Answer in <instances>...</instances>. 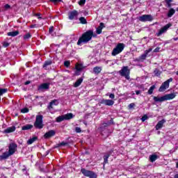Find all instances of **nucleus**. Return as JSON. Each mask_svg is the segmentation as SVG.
<instances>
[{
	"mask_svg": "<svg viewBox=\"0 0 178 178\" xmlns=\"http://www.w3.org/2000/svg\"><path fill=\"white\" fill-rule=\"evenodd\" d=\"M63 120H65V115H60L58 117H57L56 118V122H57V123H60V122H63Z\"/></svg>",
	"mask_w": 178,
	"mask_h": 178,
	"instance_id": "nucleus-24",
	"label": "nucleus"
},
{
	"mask_svg": "<svg viewBox=\"0 0 178 178\" xmlns=\"http://www.w3.org/2000/svg\"><path fill=\"white\" fill-rule=\"evenodd\" d=\"M73 118H74V115L72 113L64 115L65 120H70V119H73Z\"/></svg>",
	"mask_w": 178,
	"mask_h": 178,
	"instance_id": "nucleus-18",
	"label": "nucleus"
},
{
	"mask_svg": "<svg viewBox=\"0 0 178 178\" xmlns=\"http://www.w3.org/2000/svg\"><path fill=\"white\" fill-rule=\"evenodd\" d=\"M66 144H67V143H65V142H63L60 143V145H66Z\"/></svg>",
	"mask_w": 178,
	"mask_h": 178,
	"instance_id": "nucleus-57",
	"label": "nucleus"
},
{
	"mask_svg": "<svg viewBox=\"0 0 178 178\" xmlns=\"http://www.w3.org/2000/svg\"><path fill=\"white\" fill-rule=\"evenodd\" d=\"M83 83V78H79L74 84V87H79Z\"/></svg>",
	"mask_w": 178,
	"mask_h": 178,
	"instance_id": "nucleus-20",
	"label": "nucleus"
},
{
	"mask_svg": "<svg viewBox=\"0 0 178 178\" xmlns=\"http://www.w3.org/2000/svg\"><path fill=\"white\" fill-rule=\"evenodd\" d=\"M16 151H17V145H16V143H10L9 146H8V153H10V154L13 155V154H15V152H16Z\"/></svg>",
	"mask_w": 178,
	"mask_h": 178,
	"instance_id": "nucleus-10",
	"label": "nucleus"
},
{
	"mask_svg": "<svg viewBox=\"0 0 178 178\" xmlns=\"http://www.w3.org/2000/svg\"><path fill=\"white\" fill-rule=\"evenodd\" d=\"M47 109H48L49 112L52 113V110L54 109V105L51 104V102L49 103V106H47Z\"/></svg>",
	"mask_w": 178,
	"mask_h": 178,
	"instance_id": "nucleus-33",
	"label": "nucleus"
},
{
	"mask_svg": "<svg viewBox=\"0 0 178 178\" xmlns=\"http://www.w3.org/2000/svg\"><path fill=\"white\" fill-rule=\"evenodd\" d=\"M176 168H178V162L176 163Z\"/></svg>",
	"mask_w": 178,
	"mask_h": 178,
	"instance_id": "nucleus-61",
	"label": "nucleus"
},
{
	"mask_svg": "<svg viewBox=\"0 0 178 178\" xmlns=\"http://www.w3.org/2000/svg\"><path fill=\"white\" fill-rule=\"evenodd\" d=\"M92 37H97V35L94 34V31H92Z\"/></svg>",
	"mask_w": 178,
	"mask_h": 178,
	"instance_id": "nucleus-58",
	"label": "nucleus"
},
{
	"mask_svg": "<svg viewBox=\"0 0 178 178\" xmlns=\"http://www.w3.org/2000/svg\"><path fill=\"white\" fill-rule=\"evenodd\" d=\"M50 2L56 4L58 3V2H62V0H50Z\"/></svg>",
	"mask_w": 178,
	"mask_h": 178,
	"instance_id": "nucleus-44",
	"label": "nucleus"
},
{
	"mask_svg": "<svg viewBox=\"0 0 178 178\" xmlns=\"http://www.w3.org/2000/svg\"><path fill=\"white\" fill-rule=\"evenodd\" d=\"M55 134H56V132L55 131L50 130L44 135V138H51V137H54Z\"/></svg>",
	"mask_w": 178,
	"mask_h": 178,
	"instance_id": "nucleus-16",
	"label": "nucleus"
},
{
	"mask_svg": "<svg viewBox=\"0 0 178 178\" xmlns=\"http://www.w3.org/2000/svg\"><path fill=\"white\" fill-rule=\"evenodd\" d=\"M81 173L83 174V176H86V177L89 178H97V175L90 170H87L86 168H82L81 170Z\"/></svg>",
	"mask_w": 178,
	"mask_h": 178,
	"instance_id": "nucleus-6",
	"label": "nucleus"
},
{
	"mask_svg": "<svg viewBox=\"0 0 178 178\" xmlns=\"http://www.w3.org/2000/svg\"><path fill=\"white\" fill-rule=\"evenodd\" d=\"M29 38H31V34L26 33L24 35V40H29Z\"/></svg>",
	"mask_w": 178,
	"mask_h": 178,
	"instance_id": "nucleus-38",
	"label": "nucleus"
},
{
	"mask_svg": "<svg viewBox=\"0 0 178 178\" xmlns=\"http://www.w3.org/2000/svg\"><path fill=\"white\" fill-rule=\"evenodd\" d=\"M83 68V64H79V63H77V64L76 65V66H75L76 70H78V71H81V70H82Z\"/></svg>",
	"mask_w": 178,
	"mask_h": 178,
	"instance_id": "nucleus-28",
	"label": "nucleus"
},
{
	"mask_svg": "<svg viewBox=\"0 0 178 178\" xmlns=\"http://www.w3.org/2000/svg\"><path fill=\"white\" fill-rule=\"evenodd\" d=\"M154 90H155V85H153L149 88L147 94H149V95H152V92H154Z\"/></svg>",
	"mask_w": 178,
	"mask_h": 178,
	"instance_id": "nucleus-29",
	"label": "nucleus"
},
{
	"mask_svg": "<svg viewBox=\"0 0 178 178\" xmlns=\"http://www.w3.org/2000/svg\"><path fill=\"white\" fill-rule=\"evenodd\" d=\"M34 126L36 129H42V127H44V125L42 124V115L36 116Z\"/></svg>",
	"mask_w": 178,
	"mask_h": 178,
	"instance_id": "nucleus-7",
	"label": "nucleus"
},
{
	"mask_svg": "<svg viewBox=\"0 0 178 178\" xmlns=\"http://www.w3.org/2000/svg\"><path fill=\"white\" fill-rule=\"evenodd\" d=\"M3 47H4L5 48L9 47V43L5 42L3 44Z\"/></svg>",
	"mask_w": 178,
	"mask_h": 178,
	"instance_id": "nucleus-50",
	"label": "nucleus"
},
{
	"mask_svg": "<svg viewBox=\"0 0 178 178\" xmlns=\"http://www.w3.org/2000/svg\"><path fill=\"white\" fill-rule=\"evenodd\" d=\"M138 20L140 22H152V20H154V18L151 15H143L139 17Z\"/></svg>",
	"mask_w": 178,
	"mask_h": 178,
	"instance_id": "nucleus-9",
	"label": "nucleus"
},
{
	"mask_svg": "<svg viewBox=\"0 0 178 178\" xmlns=\"http://www.w3.org/2000/svg\"><path fill=\"white\" fill-rule=\"evenodd\" d=\"M33 129V125L28 124L22 127V130H30Z\"/></svg>",
	"mask_w": 178,
	"mask_h": 178,
	"instance_id": "nucleus-25",
	"label": "nucleus"
},
{
	"mask_svg": "<svg viewBox=\"0 0 178 178\" xmlns=\"http://www.w3.org/2000/svg\"><path fill=\"white\" fill-rule=\"evenodd\" d=\"M158 159V155L156 154H152L149 156V161L150 162H155Z\"/></svg>",
	"mask_w": 178,
	"mask_h": 178,
	"instance_id": "nucleus-23",
	"label": "nucleus"
},
{
	"mask_svg": "<svg viewBox=\"0 0 178 178\" xmlns=\"http://www.w3.org/2000/svg\"><path fill=\"white\" fill-rule=\"evenodd\" d=\"M35 27H37V25H35V24L31 25V29H35Z\"/></svg>",
	"mask_w": 178,
	"mask_h": 178,
	"instance_id": "nucleus-55",
	"label": "nucleus"
},
{
	"mask_svg": "<svg viewBox=\"0 0 178 178\" xmlns=\"http://www.w3.org/2000/svg\"><path fill=\"white\" fill-rule=\"evenodd\" d=\"M134 106H135L134 103H131V104H130L129 105V108L130 109H131L132 108H134Z\"/></svg>",
	"mask_w": 178,
	"mask_h": 178,
	"instance_id": "nucleus-51",
	"label": "nucleus"
},
{
	"mask_svg": "<svg viewBox=\"0 0 178 178\" xmlns=\"http://www.w3.org/2000/svg\"><path fill=\"white\" fill-rule=\"evenodd\" d=\"M176 13V10H175V9L173 8H170V10L168 11V16L169 17H172L174 15V13Z\"/></svg>",
	"mask_w": 178,
	"mask_h": 178,
	"instance_id": "nucleus-26",
	"label": "nucleus"
},
{
	"mask_svg": "<svg viewBox=\"0 0 178 178\" xmlns=\"http://www.w3.org/2000/svg\"><path fill=\"white\" fill-rule=\"evenodd\" d=\"M174 98H176V93L167 94L162 97L154 96L153 99L154 102H165V101H170V99H174Z\"/></svg>",
	"mask_w": 178,
	"mask_h": 178,
	"instance_id": "nucleus-2",
	"label": "nucleus"
},
{
	"mask_svg": "<svg viewBox=\"0 0 178 178\" xmlns=\"http://www.w3.org/2000/svg\"><path fill=\"white\" fill-rule=\"evenodd\" d=\"M76 133H81V129L80 127L75 128Z\"/></svg>",
	"mask_w": 178,
	"mask_h": 178,
	"instance_id": "nucleus-47",
	"label": "nucleus"
},
{
	"mask_svg": "<svg viewBox=\"0 0 178 178\" xmlns=\"http://www.w3.org/2000/svg\"><path fill=\"white\" fill-rule=\"evenodd\" d=\"M49 83H42L38 87L39 91H45V90H49Z\"/></svg>",
	"mask_w": 178,
	"mask_h": 178,
	"instance_id": "nucleus-13",
	"label": "nucleus"
},
{
	"mask_svg": "<svg viewBox=\"0 0 178 178\" xmlns=\"http://www.w3.org/2000/svg\"><path fill=\"white\" fill-rule=\"evenodd\" d=\"M172 81H173V78H170L163 82L159 89V92H163V91L168 90V88H169V84L170 83H172Z\"/></svg>",
	"mask_w": 178,
	"mask_h": 178,
	"instance_id": "nucleus-5",
	"label": "nucleus"
},
{
	"mask_svg": "<svg viewBox=\"0 0 178 178\" xmlns=\"http://www.w3.org/2000/svg\"><path fill=\"white\" fill-rule=\"evenodd\" d=\"M152 51V48H149L144 51V54L139 57L140 60H145L148 56H149V52Z\"/></svg>",
	"mask_w": 178,
	"mask_h": 178,
	"instance_id": "nucleus-11",
	"label": "nucleus"
},
{
	"mask_svg": "<svg viewBox=\"0 0 178 178\" xmlns=\"http://www.w3.org/2000/svg\"><path fill=\"white\" fill-rule=\"evenodd\" d=\"M86 3V0H80L79 1V5H80V6L84 5Z\"/></svg>",
	"mask_w": 178,
	"mask_h": 178,
	"instance_id": "nucleus-45",
	"label": "nucleus"
},
{
	"mask_svg": "<svg viewBox=\"0 0 178 178\" xmlns=\"http://www.w3.org/2000/svg\"><path fill=\"white\" fill-rule=\"evenodd\" d=\"M120 76L125 77L127 80H130V70H129V67L125 66L122 68L119 72Z\"/></svg>",
	"mask_w": 178,
	"mask_h": 178,
	"instance_id": "nucleus-4",
	"label": "nucleus"
},
{
	"mask_svg": "<svg viewBox=\"0 0 178 178\" xmlns=\"http://www.w3.org/2000/svg\"><path fill=\"white\" fill-rule=\"evenodd\" d=\"M10 5L9 4H6L4 5L3 9L1 10L2 12H6V10H9L10 9Z\"/></svg>",
	"mask_w": 178,
	"mask_h": 178,
	"instance_id": "nucleus-30",
	"label": "nucleus"
},
{
	"mask_svg": "<svg viewBox=\"0 0 178 178\" xmlns=\"http://www.w3.org/2000/svg\"><path fill=\"white\" fill-rule=\"evenodd\" d=\"M30 81H27L25 82V86H29V84H30Z\"/></svg>",
	"mask_w": 178,
	"mask_h": 178,
	"instance_id": "nucleus-56",
	"label": "nucleus"
},
{
	"mask_svg": "<svg viewBox=\"0 0 178 178\" xmlns=\"http://www.w3.org/2000/svg\"><path fill=\"white\" fill-rule=\"evenodd\" d=\"M6 92H8V89H6V88H1V89H0V97L1 95H3V94H5ZM0 101H1V97H0Z\"/></svg>",
	"mask_w": 178,
	"mask_h": 178,
	"instance_id": "nucleus-32",
	"label": "nucleus"
},
{
	"mask_svg": "<svg viewBox=\"0 0 178 178\" xmlns=\"http://www.w3.org/2000/svg\"><path fill=\"white\" fill-rule=\"evenodd\" d=\"M148 120V115H143L141 118L142 122H144L145 120Z\"/></svg>",
	"mask_w": 178,
	"mask_h": 178,
	"instance_id": "nucleus-43",
	"label": "nucleus"
},
{
	"mask_svg": "<svg viewBox=\"0 0 178 178\" xmlns=\"http://www.w3.org/2000/svg\"><path fill=\"white\" fill-rule=\"evenodd\" d=\"M79 16V12L77 10H73L69 14L70 20H73V19H77V17Z\"/></svg>",
	"mask_w": 178,
	"mask_h": 178,
	"instance_id": "nucleus-12",
	"label": "nucleus"
},
{
	"mask_svg": "<svg viewBox=\"0 0 178 178\" xmlns=\"http://www.w3.org/2000/svg\"><path fill=\"white\" fill-rule=\"evenodd\" d=\"M165 123H166V120H165L159 121L155 127L156 130H159L160 129H162Z\"/></svg>",
	"mask_w": 178,
	"mask_h": 178,
	"instance_id": "nucleus-17",
	"label": "nucleus"
},
{
	"mask_svg": "<svg viewBox=\"0 0 178 178\" xmlns=\"http://www.w3.org/2000/svg\"><path fill=\"white\" fill-rule=\"evenodd\" d=\"M96 33L97 34H101L102 33V29H101L99 27H97L96 29Z\"/></svg>",
	"mask_w": 178,
	"mask_h": 178,
	"instance_id": "nucleus-41",
	"label": "nucleus"
},
{
	"mask_svg": "<svg viewBox=\"0 0 178 178\" xmlns=\"http://www.w3.org/2000/svg\"><path fill=\"white\" fill-rule=\"evenodd\" d=\"M172 27V24H168L166 25H165L163 27H162L159 31L158 33H156V35H157V37H161V35H162V34H163L164 33H166L168 31V29Z\"/></svg>",
	"mask_w": 178,
	"mask_h": 178,
	"instance_id": "nucleus-8",
	"label": "nucleus"
},
{
	"mask_svg": "<svg viewBox=\"0 0 178 178\" xmlns=\"http://www.w3.org/2000/svg\"><path fill=\"white\" fill-rule=\"evenodd\" d=\"M52 65V61L51 60H47L44 62V64L43 65L44 69L47 70V66H49Z\"/></svg>",
	"mask_w": 178,
	"mask_h": 178,
	"instance_id": "nucleus-27",
	"label": "nucleus"
},
{
	"mask_svg": "<svg viewBox=\"0 0 178 178\" xmlns=\"http://www.w3.org/2000/svg\"><path fill=\"white\" fill-rule=\"evenodd\" d=\"M101 72H102V67H95L93 68V73H95V74H99Z\"/></svg>",
	"mask_w": 178,
	"mask_h": 178,
	"instance_id": "nucleus-19",
	"label": "nucleus"
},
{
	"mask_svg": "<svg viewBox=\"0 0 178 178\" xmlns=\"http://www.w3.org/2000/svg\"><path fill=\"white\" fill-rule=\"evenodd\" d=\"M36 140H37V137H33L27 141V144H29V145L33 144V143H34V141H35Z\"/></svg>",
	"mask_w": 178,
	"mask_h": 178,
	"instance_id": "nucleus-34",
	"label": "nucleus"
},
{
	"mask_svg": "<svg viewBox=\"0 0 178 178\" xmlns=\"http://www.w3.org/2000/svg\"><path fill=\"white\" fill-rule=\"evenodd\" d=\"M101 104H103L104 105H106L107 106H112V105L115 104V102L111 99H103L102 100Z\"/></svg>",
	"mask_w": 178,
	"mask_h": 178,
	"instance_id": "nucleus-14",
	"label": "nucleus"
},
{
	"mask_svg": "<svg viewBox=\"0 0 178 178\" xmlns=\"http://www.w3.org/2000/svg\"><path fill=\"white\" fill-rule=\"evenodd\" d=\"M92 38V31L89 30L84 33L82 36L79 39L77 42V45H81L83 42L87 43L88 41H91Z\"/></svg>",
	"mask_w": 178,
	"mask_h": 178,
	"instance_id": "nucleus-1",
	"label": "nucleus"
},
{
	"mask_svg": "<svg viewBox=\"0 0 178 178\" xmlns=\"http://www.w3.org/2000/svg\"><path fill=\"white\" fill-rule=\"evenodd\" d=\"M7 35L9 37H16V35H19V31L8 32Z\"/></svg>",
	"mask_w": 178,
	"mask_h": 178,
	"instance_id": "nucleus-21",
	"label": "nucleus"
},
{
	"mask_svg": "<svg viewBox=\"0 0 178 178\" xmlns=\"http://www.w3.org/2000/svg\"><path fill=\"white\" fill-rule=\"evenodd\" d=\"M136 95H140V94H141V91L140 90H136Z\"/></svg>",
	"mask_w": 178,
	"mask_h": 178,
	"instance_id": "nucleus-53",
	"label": "nucleus"
},
{
	"mask_svg": "<svg viewBox=\"0 0 178 178\" xmlns=\"http://www.w3.org/2000/svg\"><path fill=\"white\" fill-rule=\"evenodd\" d=\"M161 49V48L159 47H156L154 51L153 52H159V50Z\"/></svg>",
	"mask_w": 178,
	"mask_h": 178,
	"instance_id": "nucleus-52",
	"label": "nucleus"
},
{
	"mask_svg": "<svg viewBox=\"0 0 178 178\" xmlns=\"http://www.w3.org/2000/svg\"><path fill=\"white\" fill-rule=\"evenodd\" d=\"M38 16H40V14H38Z\"/></svg>",
	"mask_w": 178,
	"mask_h": 178,
	"instance_id": "nucleus-63",
	"label": "nucleus"
},
{
	"mask_svg": "<svg viewBox=\"0 0 178 178\" xmlns=\"http://www.w3.org/2000/svg\"><path fill=\"white\" fill-rule=\"evenodd\" d=\"M80 72H81V71L76 70V72H75V74H76V76H79V75H80Z\"/></svg>",
	"mask_w": 178,
	"mask_h": 178,
	"instance_id": "nucleus-54",
	"label": "nucleus"
},
{
	"mask_svg": "<svg viewBox=\"0 0 178 178\" xmlns=\"http://www.w3.org/2000/svg\"><path fill=\"white\" fill-rule=\"evenodd\" d=\"M22 113H27L29 112V108H23L21 110Z\"/></svg>",
	"mask_w": 178,
	"mask_h": 178,
	"instance_id": "nucleus-46",
	"label": "nucleus"
},
{
	"mask_svg": "<svg viewBox=\"0 0 178 178\" xmlns=\"http://www.w3.org/2000/svg\"><path fill=\"white\" fill-rule=\"evenodd\" d=\"M50 103H51V105H53V106H56V105H58V100L54 99L52 100L51 102H50Z\"/></svg>",
	"mask_w": 178,
	"mask_h": 178,
	"instance_id": "nucleus-39",
	"label": "nucleus"
},
{
	"mask_svg": "<svg viewBox=\"0 0 178 178\" xmlns=\"http://www.w3.org/2000/svg\"><path fill=\"white\" fill-rule=\"evenodd\" d=\"M175 73H176L177 76H178V71H177Z\"/></svg>",
	"mask_w": 178,
	"mask_h": 178,
	"instance_id": "nucleus-62",
	"label": "nucleus"
},
{
	"mask_svg": "<svg viewBox=\"0 0 178 178\" xmlns=\"http://www.w3.org/2000/svg\"><path fill=\"white\" fill-rule=\"evenodd\" d=\"M124 43H118L111 52L112 56H116V55L121 54V52L123 51V49H124Z\"/></svg>",
	"mask_w": 178,
	"mask_h": 178,
	"instance_id": "nucleus-3",
	"label": "nucleus"
},
{
	"mask_svg": "<svg viewBox=\"0 0 178 178\" xmlns=\"http://www.w3.org/2000/svg\"><path fill=\"white\" fill-rule=\"evenodd\" d=\"M9 156H12V154H10V153L8 152H5L0 155V161H5V159H8Z\"/></svg>",
	"mask_w": 178,
	"mask_h": 178,
	"instance_id": "nucleus-15",
	"label": "nucleus"
},
{
	"mask_svg": "<svg viewBox=\"0 0 178 178\" xmlns=\"http://www.w3.org/2000/svg\"><path fill=\"white\" fill-rule=\"evenodd\" d=\"M109 98H111V99H115V95L113 93H111L109 95Z\"/></svg>",
	"mask_w": 178,
	"mask_h": 178,
	"instance_id": "nucleus-49",
	"label": "nucleus"
},
{
	"mask_svg": "<svg viewBox=\"0 0 178 178\" xmlns=\"http://www.w3.org/2000/svg\"><path fill=\"white\" fill-rule=\"evenodd\" d=\"M15 130H16V127H8L4 130V133H13Z\"/></svg>",
	"mask_w": 178,
	"mask_h": 178,
	"instance_id": "nucleus-22",
	"label": "nucleus"
},
{
	"mask_svg": "<svg viewBox=\"0 0 178 178\" xmlns=\"http://www.w3.org/2000/svg\"><path fill=\"white\" fill-rule=\"evenodd\" d=\"M174 40H175V41H177L178 38H174Z\"/></svg>",
	"mask_w": 178,
	"mask_h": 178,
	"instance_id": "nucleus-60",
	"label": "nucleus"
},
{
	"mask_svg": "<svg viewBox=\"0 0 178 178\" xmlns=\"http://www.w3.org/2000/svg\"><path fill=\"white\" fill-rule=\"evenodd\" d=\"M79 22L81 24H87V19L84 17H81L79 18Z\"/></svg>",
	"mask_w": 178,
	"mask_h": 178,
	"instance_id": "nucleus-31",
	"label": "nucleus"
},
{
	"mask_svg": "<svg viewBox=\"0 0 178 178\" xmlns=\"http://www.w3.org/2000/svg\"><path fill=\"white\" fill-rule=\"evenodd\" d=\"M172 2H173V0H165V3L168 5V8H170L172 6Z\"/></svg>",
	"mask_w": 178,
	"mask_h": 178,
	"instance_id": "nucleus-35",
	"label": "nucleus"
},
{
	"mask_svg": "<svg viewBox=\"0 0 178 178\" xmlns=\"http://www.w3.org/2000/svg\"><path fill=\"white\" fill-rule=\"evenodd\" d=\"M49 34H51V35H54V26H51L49 28Z\"/></svg>",
	"mask_w": 178,
	"mask_h": 178,
	"instance_id": "nucleus-40",
	"label": "nucleus"
},
{
	"mask_svg": "<svg viewBox=\"0 0 178 178\" xmlns=\"http://www.w3.org/2000/svg\"><path fill=\"white\" fill-rule=\"evenodd\" d=\"M155 76H161V71L158 69H155L154 72Z\"/></svg>",
	"mask_w": 178,
	"mask_h": 178,
	"instance_id": "nucleus-36",
	"label": "nucleus"
},
{
	"mask_svg": "<svg viewBox=\"0 0 178 178\" xmlns=\"http://www.w3.org/2000/svg\"><path fill=\"white\" fill-rule=\"evenodd\" d=\"M110 155L109 154H106L104 156V163H108V159H109Z\"/></svg>",
	"mask_w": 178,
	"mask_h": 178,
	"instance_id": "nucleus-37",
	"label": "nucleus"
},
{
	"mask_svg": "<svg viewBox=\"0 0 178 178\" xmlns=\"http://www.w3.org/2000/svg\"><path fill=\"white\" fill-rule=\"evenodd\" d=\"M175 178H178V174L175 175Z\"/></svg>",
	"mask_w": 178,
	"mask_h": 178,
	"instance_id": "nucleus-59",
	"label": "nucleus"
},
{
	"mask_svg": "<svg viewBox=\"0 0 178 178\" xmlns=\"http://www.w3.org/2000/svg\"><path fill=\"white\" fill-rule=\"evenodd\" d=\"M64 66H65V67H69V66H70V61H65Z\"/></svg>",
	"mask_w": 178,
	"mask_h": 178,
	"instance_id": "nucleus-42",
	"label": "nucleus"
},
{
	"mask_svg": "<svg viewBox=\"0 0 178 178\" xmlns=\"http://www.w3.org/2000/svg\"><path fill=\"white\" fill-rule=\"evenodd\" d=\"M104 27H105V25L104 24V23L101 22L99 24V29H101L102 30V29H104Z\"/></svg>",
	"mask_w": 178,
	"mask_h": 178,
	"instance_id": "nucleus-48",
	"label": "nucleus"
}]
</instances>
